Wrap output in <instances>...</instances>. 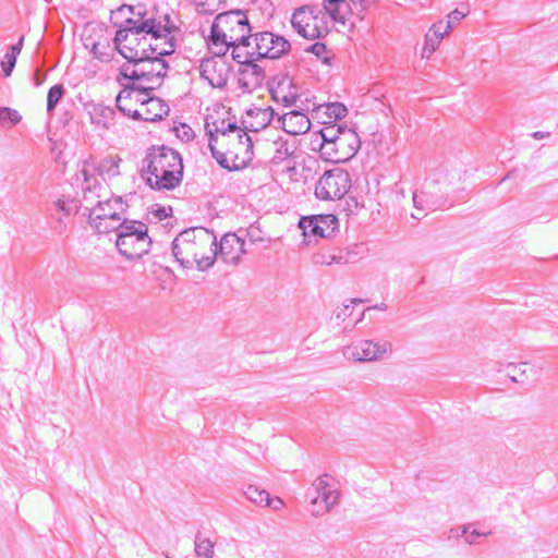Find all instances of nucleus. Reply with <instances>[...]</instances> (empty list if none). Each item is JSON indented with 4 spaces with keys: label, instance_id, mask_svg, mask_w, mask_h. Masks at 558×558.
Segmentation results:
<instances>
[{
    "label": "nucleus",
    "instance_id": "21",
    "mask_svg": "<svg viewBox=\"0 0 558 558\" xmlns=\"http://www.w3.org/2000/svg\"><path fill=\"white\" fill-rule=\"evenodd\" d=\"M85 108L93 124L101 125L105 129H109L111 125H113V120L116 117V111L113 108L95 102L86 104Z\"/></svg>",
    "mask_w": 558,
    "mask_h": 558
},
{
    "label": "nucleus",
    "instance_id": "49",
    "mask_svg": "<svg viewBox=\"0 0 558 558\" xmlns=\"http://www.w3.org/2000/svg\"><path fill=\"white\" fill-rule=\"evenodd\" d=\"M326 50H327L326 45L324 43H320V41L314 43V44H312V45H310L308 47L305 48V52L313 53L318 59H320L323 61V63L329 64L330 63V58L323 57L324 53L326 52Z\"/></svg>",
    "mask_w": 558,
    "mask_h": 558
},
{
    "label": "nucleus",
    "instance_id": "36",
    "mask_svg": "<svg viewBox=\"0 0 558 558\" xmlns=\"http://www.w3.org/2000/svg\"><path fill=\"white\" fill-rule=\"evenodd\" d=\"M325 128H322L317 133L316 136L320 138L319 143H326V142H336L339 137V135L342 133V130L345 128L347 124H332L327 123Z\"/></svg>",
    "mask_w": 558,
    "mask_h": 558
},
{
    "label": "nucleus",
    "instance_id": "20",
    "mask_svg": "<svg viewBox=\"0 0 558 558\" xmlns=\"http://www.w3.org/2000/svg\"><path fill=\"white\" fill-rule=\"evenodd\" d=\"M117 51L126 59L129 64L138 65L140 63H144L145 61H140L142 54H148L150 59H155V56L158 54L159 47L157 45L149 44L147 48H143L140 50L135 46H128L125 43L120 45H114Z\"/></svg>",
    "mask_w": 558,
    "mask_h": 558
},
{
    "label": "nucleus",
    "instance_id": "64",
    "mask_svg": "<svg viewBox=\"0 0 558 558\" xmlns=\"http://www.w3.org/2000/svg\"><path fill=\"white\" fill-rule=\"evenodd\" d=\"M153 214L159 220H163L172 215V208L170 206L165 207V206L157 205V208L153 211Z\"/></svg>",
    "mask_w": 558,
    "mask_h": 558
},
{
    "label": "nucleus",
    "instance_id": "18",
    "mask_svg": "<svg viewBox=\"0 0 558 558\" xmlns=\"http://www.w3.org/2000/svg\"><path fill=\"white\" fill-rule=\"evenodd\" d=\"M214 236H216V234L214 233L213 230L203 227H193L181 231L174 238L172 243H174L177 247L178 245L189 243H191L192 245L199 246L206 245L211 239H214Z\"/></svg>",
    "mask_w": 558,
    "mask_h": 558
},
{
    "label": "nucleus",
    "instance_id": "3",
    "mask_svg": "<svg viewBox=\"0 0 558 558\" xmlns=\"http://www.w3.org/2000/svg\"><path fill=\"white\" fill-rule=\"evenodd\" d=\"M252 29L253 27L244 11L233 9L217 14L209 33L215 34L218 39L230 40V44H233L234 38L240 37L241 34L252 35Z\"/></svg>",
    "mask_w": 558,
    "mask_h": 558
},
{
    "label": "nucleus",
    "instance_id": "35",
    "mask_svg": "<svg viewBox=\"0 0 558 558\" xmlns=\"http://www.w3.org/2000/svg\"><path fill=\"white\" fill-rule=\"evenodd\" d=\"M65 95V87L63 84H56L51 86L47 94V113L52 116L56 107Z\"/></svg>",
    "mask_w": 558,
    "mask_h": 558
},
{
    "label": "nucleus",
    "instance_id": "2",
    "mask_svg": "<svg viewBox=\"0 0 558 558\" xmlns=\"http://www.w3.org/2000/svg\"><path fill=\"white\" fill-rule=\"evenodd\" d=\"M113 26L117 27L116 36L113 38L114 45H120L128 40L130 35L140 36L142 34L150 37L160 36V25L155 23V15H149L144 5H138L134 17H126L123 22L112 21Z\"/></svg>",
    "mask_w": 558,
    "mask_h": 558
},
{
    "label": "nucleus",
    "instance_id": "13",
    "mask_svg": "<svg viewBox=\"0 0 558 558\" xmlns=\"http://www.w3.org/2000/svg\"><path fill=\"white\" fill-rule=\"evenodd\" d=\"M183 169V163H180V167L170 168L169 170H161L160 172H156V174H149V177L144 179L146 184L151 190L172 191L182 183Z\"/></svg>",
    "mask_w": 558,
    "mask_h": 558
},
{
    "label": "nucleus",
    "instance_id": "45",
    "mask_svg": "<svg viewBox=\"0 0 558 558\" xmlns=\"http://www.w3.org/2000/svg\"><path fill=\"white\" fill-rule=\"evenodd\" d=\"M526 371H527L526 363H521L520 365L508 364L506 375L513 383H523L525 380V378H527Z\"/></svg>",
    "mask_w": 558,
    "mask_h": 558
},
{
    "label": "nucleus",
    "instance_id": "31",
    "mask_svg": "<svg viewBox=\"0 0 558 558\" xmlns=\"http://www.w3.org/2000/svg\"><path fill=\"white\" fill-rule=\"evenodd\" d=\"M120 161L121 159L119 157L108 156L96 165L90 161L89 167L99 175L108 174L109 177H114L119 174Z\"/></svg>",
    "mask_w": 558,
    "mask_h": 558
},
{
    "label": "nucleus",
    "instance_id": "10",
    "mask_svg": "<svg viewBox=\"0 0 558 558\" xmlns=\"http://www.w3.org/2000/svg\"><path fill=\"white\" fill-rule=\"evenodd\" d=\"M262 59H255V56L239 65L238 69V85L243 93H252L255 88L263 85L266 78V72L263 66L257 62Z\"/></svg>",
    "mask_w": 558,
    "mask_h": 558
},
{
    "label": "nucleus",
    "instance_id": "62",
    "mask_svg": "<svg viewBox=\"0 0 558 558\" xmlns=\"http://www.w3.org/2000/svg\"><path fill=\"white\" fill-rule=\"evenodd\" d=\"M92 52L101 62H109L111 60L110 53L100 51L98 43H93Z\"/></svg>",
    "mask_w": 558,
    "mask_h": 558
},
{
    "label": "nucleus",
    "instance_id": "5",
    "mask_svg": "<svg viewBox=\"0 0 558 558\" xmlns=\"http://www.w3.org/2000/svg\"><path fill=\"white\" fill-rule=\"evenodd\" d=\"M255 59L278 60L291 50L290 41L282 35L269 31L252 33Z\"/></svg>",
    "mask_w": 558,
    "mask_h": 558
},
{
    "label": "nucleus",
    "instance_id": "60",
    "mask_svg": "<svg viewBox=\"0 0 558 558\" xmlns=\"http://www.w3.org/2000/svg\"><path fill=\"white\" fill-rule=\"evenodd\" d=\"M330 260L327 262V264H349V263H352V257H350L349 255H347L345 253V250L344 251H340L338 254H332L329 256Z\"/></svg>",
    "mask_w": 558,
    "mask_h": 558
},
{
    "label": "nucleus",
    "instance_id": "28",
    "mask_svg": "<svg viewBox=\"0 0 558 558\" xmlns=\"http://www.w3.org/2000/svg\"><path fill=\"white\" fill-rule=\"evenodd\" d=\"M112 208H117V210L120 211V217H122V214L128 211L129 205L123 201L122 196H114L106 201H97L95 206L93 208H87V210L88 213L93 211L94 215H96L108 213V210H112Z\"/></svg>",
    "mask_w": 558,
    "mask_h": 558
},
{
    "label": "nucleus",
    "instance_id": "26",
    "mask_svg": "<svg viewBox=\"0 0 558 558\" xmlns=\"http://www.w3.org/2000/svg\"><path fill=\"white\" fill-rule=\"evenodd\" d=\"M324 9L335 22L341 24H345L347 14L353 13L348 0H324Z\"/></svg>",
    "mask_w": 558,
    "mask_h": 558
},
{
    "label": "nucleus",
    "instance_id": "15",
    "mask_svg": "<svg viewBox=\"0 0 558 558\" xmlns=\"http://www.w3.org/2000/svg\"><path fill=\"white\" fill-rule=\"evenodd\" d=\"M333 145L339 149L341 163H344L357 154L361 147V138L354 129L345 125Z\"/></svg>",
    "mask_w": 558,
    "mask_h": 558
},
{
    "label": "nucleus",
    "instance_id": "47",
    "mask_svg": "<svg viewBox=\"0 0 558 558\" xmlns=\"http://www.w3.org/2000/svg\"><path fill=\"white\" fill-rule=\"evenodd\" d=\"M238 132V140L240 144L246 145L245 154L247 156L248 163L252 161L254 153H253V141L252 137L247 134V130L243 126V130L240 128Z\"/></svg>",
    "mask_w": 558,
    "mask_h": 558
},
{
    "label": "nucleus",
    "instance_id": "53",
    "mask_svg": "<svg viewBox=\"0 0 558 558\" xmlns=\"http://www.w3.org/2000/svg\"><path fill=\"white\" fill-rule=\"evenodd\" d=\"M128 101H116L117 109L125 117L131 118L134 121H144V118L142 113L137 109H131L128 104Z\"/></svg>",
    "mask_w": 558,
    "mask_h": 558
},
{
    "label": "nucleus",
    "instance_id": "29",
    "mask_svg": "<svg viewBox=\"0 0 558 558\" xmlns=\"http://www.w3.org/2000/svg\"><path fill=\"white\" fill-rule=\"evenodd\" d=\"M24 43V36H21L19 41L11 45L4 56V60L1 62L3 76L8 77L12 74L15 66L17 56L20 54Z\"/></svg>",
    "mask_w": 558,
    "mask_h": 558
},
{
    "label": "nucleus",
    "instance_id": "22",
    "mask_svg": "<svg viewBox=\"0 0 558 558\" xmlns=\"http://www.w3.org/2000/svg\"><path fill=\"white\" fill-rule=\"evenodd\" d=\"M338 498V492L330 486L317 495H314L311 499V504L313 506L312 514L318 517L327 513L331 507L337 504Z\"/></svg>",
    "mask_w": 558,
    "mask_h": 558
},
{
    "label": "nucleus",
    "instance_id": "44",
    "mask_svg": "<svg viewBox=\"0 0 558 558\" xmlns=\"http://www.w3.org/2000/svg\"><path fill=\"white\" fill-rule=\"evenodd\" d=\"M319 154L326 161L341 163L339 149L333 145V142L319 143Z\"/></svg>",
    "mask_w": 558,
    "mask_h": 558
},
{
    "label": "nucleus",
    "instance_id": "50",
    "mask_svg": "<svg viewBox=\"0 0 558 558\" xmlns=\"http://www.w3.org/2000/svg\"><path fill=\"white\" fill-rule=\"evenodd\" d=\"M173 131L175 132L177 137L185 143L193 141L195 137L193 129L186 123H180L179 126L173 128Z\"/></svg>",
    "mask_w": 558,
    "mask_h": 558
},
{
    "label": "nucleus",
    "instance_id": "43",
    "mask_svg": "<svg viewBox=\"0 0 558 558\" xmlns=\"http://www.w3.org/2000/svg\"><path fill=\"white\" fill-rule=\"evenodd\" d=\"M275 144L277 148L272 157L274 163H280L288 159L293 154V150H291V146L288 140L280 137L275 142Z\"/></svg>",
    "mask_w": 558,
    "mask_h": 558
},
{
    "label": "nucleus",
    "instance_id": "48",
    "mask_svg": "<svg viewBox=\"0 0 558 558\" xmlns=\"http://www.w3.org/2000/svg\"><path fill=\"white\" fill-rule=\"evenodd\" d=\"M140 61H147V62H158L161 66L159 71L156 72V78L163 80L167 76V72L170 69L169 62L161 57H155V59H150L148 54H142Z\"/></svg>",
    "mask_w": 558,
    "mask_h": 558
},
{
    "label": "nucleus",
    "instance_id": "7",
    "mask_svg": "<svg viewBox=\"0 0 558 558\" xmlns=\"http://www.w3.org/2000/svg\"><path fill=\"white\" fill-rule=\"evenodd\" d=\"M298 227L302 230L304 243L310 244L311 238L318 240L332 236L339 229V219L332 214L302 216Z\"/></svg>",
    "mask_w": 558,
    "mask_h": 558
},
{
    "label": "nucleus",
    "instance_id": "51",
    "mask_svg": "<svg viewBox=\"0 0 558 558\" xmlns=\"http://www.w3.org/2000/svg\"><path fill=\"white\" fill-rule=\"evenodd\" d=\"M195 4L196 11L202 15H213L218 7L211 3V0H192ZM222 0H219L221 2Z\"/></svg>",
    "mask_w": 558,
    "mask_h": 558
},
{
    "label": "nucleus",
    "instance_id": "4",
    "mask_svg": "<svg viewBox=\"0 0 558 558\" xmlns=\"http://www.w3.org/2000/svg\"><path fill=\"white\" fill-rule=\"evenodd\" d=\"M351 187V178L347 170L333 168L326 170L315 186V196L318 199H341Z\"/></svg>",
    "mask_w": 558,
    "mask_h": 558
},
{
    "label": "nucleus",
    "instance_id": "24",
    "mask_svg": "<svg viewBox=\"0 0 558 558\" xmlns=\"http://www.w3.org/2000/svg\"><path fill=\"white\" fill-rule=\"evenodd\" d=\"M252 35L241 34L240 37L234 38L233 44L230 45L231 59L239 65L245 63V61H250L252 57H254L253 48L248 50L251 46ZM230 43V40L228 41Z\"/></svg>",
    "mask_w": 558,
    "mask_h": 558
},
{
    "label": "nucleus",
    "instance_id": "39",
    "mask_svg": "<svg viewBox=\"0 0 558 558\" xmlns=\"http://www.w3.org/2000/svg\"><path fill=\"white\" fill-rule=\"evenodd\" d=\"M210 246H211L213 255L202 256V257L197 256L196 259L193 260L196 264V268L199 271H205L214 266L215 260H216L217 256L219 255L217 236H214V239H211Z\"/></svg>",
    "mask_w": 558,
    "mask_h": 558
},
{
    "label": "nucleus",
    "instance_id": "46",
    "mask_svg": "<svg viewBox=\"0 0 558 558\" xmlns=\"http://www.w3.org/2000/svg\"><path fill=\"white\" fill-rule=\"evenodd\" d=\"M22 120V116L17 110L10 107H0V123L2 125L8 124L10 128L19 124Z\"/></svg>",
    "mask_w": 558,
    "mask_h": 558
},
{
    "label": "nucleus",
    "instance_id": "52",
    "mask_svg": "<svg viewBox=\"0 0 558 558\" xmlns=\"http://www.w3.org/2000/svg\"><path fill=\"white\" fill-rule=\"evenodd\" d=\"M205 131H206V136L208 138V148H209V151H210L214 148H217L216 144L218 142V135L220 134V132L218 130V121H215L214 122V129H210L209 128L208 119H206V121H205Z\"/></svg>",
    "mask_w": 558,
    "mask_h": 558
},
{
    "label": "nucleus",
    "instance_id": "38",
    "mask_svg": "<svg viewBox=\"0 0 558 558\" xmlns=\"http://www.w3.org/2000/svg\"><path fill=\"white\" fill-rule=\"evenodd\" d=\"M246 498L260 506H271L270 495L267 490L250 485L244 492Z\"/></svg>",
    "mask_w": 558,
    "mask_h": 558
},
{
    "label": "nucleus",
    "instance_id": "1",
    "mask_svg": "<svg viewBox=\"0 0 558 558\" xmlns=\"http://www.w3.org/2000/svg\"><path fill=\"white\" fill-rule=\"evenodd\" d=\"M116 247L128 260L142 258L148 254L153 240L148 234V227L141 220L123 219L117 223Z\"/></svg>",
    "mask_w": 558,
    "mask_h": 558
},
{
    "label": "nucleus",
    "instance_id": "55",
    "mask_svg": "<svg viewBox=\"0 0 558 558\" xmlns=\"http://www.w3.org/2000/svg\"><path fill=\"white\" fill-rule=\"evenodd\" d=\"M166 39L165 41V48L159 49L158 54L156 57H169L175 52L177 49V39L173 35L163 37Z\"/></svg>",
    "mask_w": 558,
    "mask_h": 558
},
{
    "label": "nucleus",
    "instance_id": "14",
    "mask_svg": "<svg viewBox=\"0 0 558 558\" xmlns=\"http://www.w3.org/2000/svg\"><path fill=\"white\" fill-rule=\"evenodd\" d=\"M244 239L236 233L228 232L218 242V253L225 263L236 264L245 253Z\"/></svg>",
    "mask_w": 558,
    "mask_h": 558
},
{
    "label": "nucleus",
    "instance_id": "59",
    "mask_svg": "<svg viewBox=\"0 0 558 558\" xmlns=\"http://www.w3.org/2000/svg\"><path fill=\"white\" fill-rule=\"evenodd\" d=\"M218 130L221 135H227L231 132L240 131V126L238 125L236 121L233 122H227L226 120L218 121Z\"/></svg>",
    "mask_w": 558,
    "mask_h": 558
},
{
    "label": "nucleus",
    "instance_id": "54",
    "mask_svg": "<svg viewBox=\"0 0 558 558\" xmlns=\"http://www.w3.org/2000/svg\"><path fill=\"white\" fill-rule=\"evenodd\" d=\"M470 527H471L470 524L461 526V533L459 534V535H462L465 537V542L468 544H474L476 542L477 537L488 536L492 533V532L482 533V532L477 531L476 529H473L472 531H470Z\"/></svg>",
    "mask_w": 558,
    "mask_h": 558
},
{
    "label": "nucleus",
    "instance_id": "8",
    "mask_svg": "<svg viewBox=\"0 0 558 558\" xmlns=\"http://www.w3.org/2000/svg\"><path fill=\"white\" fill-rule=\"evenodd\" d=\"M198 70L201 78L207 81L211 87L223 89L228 84L229 74L233 71V65L227 60L205 57L201 60Z\"/></svg>",
    "mask_w": 558,
    "mask_h": 558
},
{
    "label": "nucleus",
    "instance_id": "42",
    "mask_svg": "<svg viewBox=\"0 0 558 558\" xmlns=\"http://www.w3.org/2000/svg\"><path fill=\"white\" fill-rule=\"evenodd\" d=\"M195 554L197 557L213 558L214 556V543L205 537H202L201 533L195 536Z\"/></svg>",
    "mask_w": 558,
    "mask_h": 558
},
{
    "label": "nucleus",
    "instance_id": "9",
    "mask_svg": "<svg viewBox=\"0 0 558 558\" xmlns=\"http://www.w3.org/2000/svg\"><path fill=\"white\" fill-rule=\"evenodd\" d=\"M389 349L388 341L361 340L344 347L342 354L345 359L355 362H372L381 359Z\"/></svg>",
    "mask_w": 558,
    "mask_h": 558
},
{
    "label": "nucleus",
    "instance_id": "11",
    "mask_svg": "<svg viewBox=\"0 0 558 558\" xmlns=\"http://www.w3.org/2000/svg\"><path fill=\"white\" fill-rule=\"evenodd\" d=\"M267 86L271 98L284 107L292 106L298 99L296 86L288 74L271 77Z\"/></svg>",
    "mask_w": 558,
    "mask_h": 558
},
{
    "label": "nucleus",
    "instance_id": "57",
    "mask_svg": "<svg viewBox=\"0 0 558 558\" xmlns=\"http://www.w3.org/2000/svg\"><path fill=\"white\" fill-rule=\"evenodd\" d=\"M430 31L433 32L435 40L439 41L446 34L451 31V25H447L445 22L439 21L432 26Z\"/></svg>",
    "mask_w": 558,
    "mask_h": 558
},
{
    "label": "nucleus",
    "instance_id": "63",
    "mask_svg": "<svg viewBox=\"0 0 558 558\" xmlns=\"http://www.w3.org/2000/svg\"><path fill=\"white\" fill-rule=\"evenodd\" d=\"M47 80V72L43 70L41 68H37L34 73V86L39 87L41 86Z\"/></svg>",
    "mask_w": 558,
    "mask_h": 558
},
{
    "label": "nucleus",
    "instance_id": "37",
    "mask_svg": "<svg viewBox=\"0 0 558 558\" xmlns=\"http://www.w3.org/2000/svg\"><path fill=\"white\" fill-rule=\"evenodd\" d=\"M210 155L217 161L220 168L230 172L240 171L248 166V161L245 160H243L241 165H238L235 162L230 163L226 154L218 150L217 148L210 150Z\"/></svg>",
    "mask_w": 558,
    "mask_h": 558
},
{
    "label": "nucleus",
    "instance_id": "17",
    "mask_svg": "<svg viewBox=\"0 0 558 558\" xmlns=\"http://www.w3.org/2000/svg\"><path fill=\"white\" fill-rule=\"evenodd\" d=\"M284 132L291 135H300L310 131V118L300 110H292L278 117Z\"/></svg>",
    "mask_w": 558,
    "mask_h": 558
},
{
    "label": "nucleus",
    "instance_id": "25",
    "mask_svg": "<svg viewBox=\"0 0 558 558\" xmlns=\"http://www.w3.org/2000/svg\"><path fill=\"white\" fill-rule=\"evenodd\" d=\"M198 246L189 244H181L175 246L174 243L171 244L172 255L175 260L180 264L181 267L190 269L193 267V260L196 259L198 254Z\"/></svg>",
    "mask_w": 558,
    "mask_h": 558
},
{
    "label": "nucleus",
    "instance_id": "16",
    "mask_svg": "<svg viewBox=\"0 0 558 558\" xmlns=\"http://www.w3.org/2000/svg\"><path fill=\"white\" fill-rule=\"evenodd\" d=\"M123 217H120V211L117 208H112V210H108V213H101L94 215L93 211L88 213V225L97 232V233H110L114 232L117 234V225L114 222H120Z\"/></svg>",
    "mask_w": 558,
    "mask_h": 558
},
{
    "label": "nucleus",
    "instance_id": "12",
    "mask_svg": "<svg viewBox=\"0 0 558 558\" xmlns=\"http://www.w3.org/2000/svg\"><path fill=\"white\" fill-rule=\"evenodd\" d=\"M413 204L416 209L437 210L450 207L452 202L444 194L437 193L436 183L432 182L426 189L413 193Z\"/></svg>",
    "mask_w": 558,
    "mask_h": 558
},
{
    "label": "nucleus",
    "instance_id": "61",
    "mask_svg": "<svg viewBox=\"0 0 558 558\" xmlns=\"http://www.w3.org/2000/svg\"><path fill=\"white\" fill-rule=\"evenodd\" d=\"M447 17H448V20H447L446 24L451 25V29H452L456 24H458L460 21H462L465 17V13L456 9V10L451 11Z\"/></svg>",
    "mask_w": 558,
    "mask_h": 558
},
{
    "label": "nucleus",
    "instance_id": "19",
    "mask_svg": "<svg viewBox=\"0 0 558 558\" xmlns=\"http://www.w3.org/2000/svg\"><path fill=\"white\" fill-rule=\"evenodd\" d=\"M135 101L146 106L145 117H143L146 122H159L170 112L169 105L159 97H136Z\"/></svg>",
    "mask_w": 558,
    "mask_h": 558
},
{
    "label": "nucleus",
    "instance_id": "32",
    "mask_svg": "<svg viewBox=\"0 0 558 558\" xmlns=\"http://www.w3.org/2000/svg\"><path fill=\"white\" fill-rule=\"evenodd\" d=\"M89 165L90 161H85L84 166L81 170V173L83 175V193H84V199H88L89 193H96L97 190H100L102 186L99 183L98 179L89 172Z\"/></svg>",
    "mask_w": 558,
    "mask_h": 558
},
{
    "label": "nucleus",
    "instance_id": "33",
    "mask_svg": "<svg viewBox=\"0 0 558 558\" xmlns=\"http://www.w3.org/2000/svg\"><path fill=\"white\" fill-rule=\"evenodd\" d=\"M322 108H325V112L324 113L329 119L327 121H324L323 122L324 124L332 123V122H335L337 120H341V119L345 118L347 114H348V108L342 102L335 101V102H329V104L322 105V106H319L317 108L318 111Z\"/></svg>",
    "mask_w": 558,
    "mask_h": 558
},
{
    "label": "nucleus",
    "instance_id": "30",
    "mask_svg": "<svg viewBox=\"0 0 558 558\" xmlns=\"http://www.w3.org/2000/svg\"><path fill=\"white\" fill-rule=\"evenodd\" d=\"M229 40L218 39L215 34L209 33L206 44L208 47V57H215V59L227 60V53L230 51Z\"/></svg>",
    "mask_w": 558,
    "mask_h": 558
},
{
    "label": "nucleus",
    "instance_id": "34",
    "mask_svg": "<svg viewBox=\"0 0 558 558\" xmlns=\"http://www.w3.org/2000/svg\"><path fill=\"white\" fill-rule=\"evenodd\" d=\"M303 13V10L302 9H298L293 15H292V19H291V25L293 27V29L300 35L302 36L303 38L305 39H317V38H320L322 37V33L318 29V27H314L312 33H308L307 29H306V26L302 24L301 21H299V15Z\"/></svg>",
    "mask_w": 558,
    "mask_h": 558
},
{
    "label": "nucleus",
    "instance_id": "58",
    "mask_svg": "<svg viewBox=\"0 0 558 558\" xmlns=\"http://www.w3.org/2000/svg\"><path fill=\"white\" fill-rule=\"evenodd\" d=\"M366 252L364 243H355L345 248L347 255L352 257V263H355Z\"/></svg>",
    "mask_w": 558,
    "mask_h": 558
},
{
    "label": "nucleus",
    "instance_id": "27",
    "mask_svg": "<svg viewBox=\"0 0 558 558\" xmlns=\"http://www.w3.org/2000/svg\"><path fill=\"white\" fill-rule=\"evenodd\" d=\"M153 90H154V87H151V86H143V85H137L135 83H126L125 85H123V88L119 92V94L117 96V102L131 101V99L134 98V95L136 93L138 94L136 97H140V98L154 97L151 95Z\"/></svg>",
    "mask_w": 558,
    "mask_h": 558
},
{
    "label": "nucleus",
    "instance_id": "41",
    "mask_svg": "<svg viewBox=\"0 0 558 558\" xmlns=\"http://www.w3.org/2000/svg\"><path fill=\"white\" fill-rule=\"evenodd\" d=\"M155 23H159L160 25V36L151 37L153 39H161L162 37H168L173 35L178 31V26L172 22L170 14L165 13L162 15H155Z\"/></svg>",
    "mask_w": 558,
    "mask_h": 558
},
{
    "label": "nucleus",
    "instance_id": "23",
    "mask_svg": "<svg viewBox=\"0 0 558 558\" xmlns=\"http://www.w3.org/2000/svg\"><path fill=\"white\" fill-rule=\"evenodd\" d=\"M246 116L248 117H262L259 121L256 123H250L247 124L246 121L242 120L241 124L244 126L247 131L252 132H259L260 130H264L267 128L274 118L277 114L275 109L272 107H266V108H258V107H252L245 110Z\"/></svg>",
    "mask_w": 558,
    "mask_h": 558
},
{
    "label": "nucleus",
    "instance_id": "40",
    "mask_svg": "<svg viewBox=\"0 0 558 558\" xmlns=\"http://www.w3.org/2000/svg\"><path fill=\"white\" fill-rule=\"evenodd\" d=\"M54 206L58 211L69 216L71 214H77L81 208V202L74 197L63 195L54 202Z\"/></svg>",
    "mask_w": 558,
    "mask_h": 558
},
{
    "label": "nucleus",
    "instance_id": "56",
    "mask_svg": "<svg viewBox=\"0 0 558 558\" xmlns=\"http://www.w3.org/2000/svg\"><path fill=\"white\" fill-rule=\"evenodd\" d=\"M328 477L327 474H324L323 476H319L313 484V487L308 489L307 496L312 499L314 495H317L318 493L323 492L330 485L327 483L326 478Z\"/></svg>",
    "mask_w": 558,
    "mask_h": 558
},
{
    "label": "nucleus",
    "instance_id": "6",
    "mask_svg": "<svg viewBox=\"0 0 558 558\" xmlns=\"http://www.w3.org/2000/svg\"><path fill=\"white\" fill-rule=\"evenodd\" d=\"M142 162L141 175L145 178V174H156V172L161 170L180 167V163H183V159L181 154L171 147L151 145L146 150V156Z\"/></svg>",
    "mask_w": 558,
    "mask_h": 558
}]
</instances>
